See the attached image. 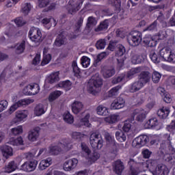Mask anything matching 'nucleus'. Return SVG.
Masks as SVG:
<instances>
[{
  "label": "nucleus",
  "mask_w": 175,
  "mask_h": 175,
  "mask_svg": "<svg viewBox=\"0 0 175 175\" xmlns=\"http://www.w3.org/2000/svg\"><path fill=\"white\" fill-rule=\"evenodd\" d=\"M103 84V80L99 77L98 75L95 77H92L89 81L88 85V90L90 94H96L99 92V88L102 87Z\"/></svg>",
  "instance_id": "obj_1"
},
{
  "label": "nucleus",
  "mask_w": 175,
  "mask_h": 175,
  "mask_svg": "<svg viewBox=\"0 0 175 175\" xmlns=\"http://www.w3.org/2000/svg\"><path fill=\"white\" fill-rule=\"evenodd\" d=\"M81 154L83 157L88 159L90 162H95L99 159V154L96 152H94L91 154V150L87 146L86 143L82 142L81 144Z\"/></svg>",
  "instance_id": "obj_2"
},
{
  "label": "nucleus",
  "mask_w": 175,
  "mask_h": 175,
  "mask_svg": "<svg viewBox=\"0 0 175 175\" xmlns=\"http://www.w3.org/2000/svg\"><path fill=\"white\" fill-rule=\"evenodd\" d=\"M70 148V141L65 139L62 143H59L57 146H51L49 147V153L51 155H58L59 152L64 150H69Z\"/></svg>",
  "instance_id": "obj_3"
},
{
  "label": "nucleus",
  "mask_w": 175,
  "mask_h": 175,
  "mask_svg": "<svg viewBox=\"0 0 175 175\" xmlns=\"http://www.w3.org/2000/svg\"><path fill=\"white\" fill-rule=\"evenodd\" d=\"M90 143L94 150H101L103 147V138L100 133L98 132L92 133L90 137Z\"/></svg>",
  "instance_id": "obj_4"
},
{
  "label": "nucleus",
  "mask_w": 175,
  "mask_h": 175,
  "mask_svg": "<svg viewBox=\"0 0 175 175\" xmlns=\"http://www.w3.org/2000/svg\"><path fill=\"white\" fill-rule=\"evenodd\" d=\"M28 37L31 42L35 43H40L43 42V37H42V31L36 27H31L29 31Z\"/></svg>",
  "instance_id": "obj_5"
},
{
  "label": "nucleus",
  "mask_w": 175,
  "mask_h": 175,
  "mask_svg": "<svg viewBox=\"0 0 175 175\" xmlns=\"http://www.w3.org/2000/svg\"><path fill=\"white\" fill-rule=\"evenodd\" d=\"M159 54L161 58L164 59V61H167V62H172V64H174L175 54L172 53V49H170V48H163L160 50Z\"/></svg>",
  "instance_id": "obj_6"
},
{
  "label": "nucleus",
  "mask_w": 175,
  "mask_h": 175,
  "mask_svg": "<svg viewBox=\"0 0 175 175\" xmlns=\"http://www.w3.org/2000/svg\"><path fill=\"white\" fill-rule=\"evenodd\" d=\"M142 32L139 31H133L131 32L130 37L128 39V42L131 46H139L142 40Z\"/></svg>",
  "instance_id": "obj_7"
},
{
  "label": "nucleus",
  "mask_w": 175,
  "mask_h": 175,
  "mask_svg": "<svg viewBox=\"0 0 175 175\" xmlns=\"http://www.w3.org/2000/svg\"><path fill=\"white\" fill-rule=\"evenodd\" d=\"M83 0H79L76 3L71 0L68 2V5L67 7L68 12L70 14H76L80 9H81V5H83Z\"/></svg>",
  "instance_id": "obj_8"
},
{
  "label": "nucleus",
  "mask_w": 175,
  "mask_h": 175,
  "mask_svg": "<svg viewBox=\"0 0 175 175\" xmlns=\"http://www.w3.org/2000/svg\"><path fill=\"white\" fill-rule=\"evenodd\" d=\"M150 142V138L146 135H142L137 137L132 143L133 147L136 148H140L144 146H146L147 143Z\"/></svg>",
  "instance_id": "obj_9"
},
{
  "label": "nucleus",
  "mask_w": 175,
  "mask_h": 175,
  "mask_svg": "<svg viewBox=\"0 0 175 175\" xmlns=\"http://www.w3.org/2000/svg\"><path fill=\"white\" fill-rule=\"evenodd\" d=\"M146 113L144 109L142 108H138L133 111L132 113V118L135 120V117L136 121H138L139 122H143L144 120H146Z\"/></svg>",
  "instance_id": "obj_10"
},
{
  "label": "nucleus",
  "mask_w": 175,
  "mask_h": 175,
  "mask_svg": "<svg viewBox=\"0 0 175 175\" xmlns=\"http://www.w3.org/2000/svg\"><path fill=\"white\" fill-rule=\"evenodd\" d=\"M68 43V38H66V32L61 31L60 33L57 36L54 44L56 47H61V46H65Z\"/></svg>",
  "instance_id": "obj_11"
},
{
  "label": "nucleus",
  "mask_w": 175,
  "mask_h": 175,
  "mask_svg": "<svg viewBox=\"0 0 175 175\" xmlns=\"http://www.w3.org/2000/svg\"><path fill=\"white\" fill-rule=\"evenodd\" d=\"M38 166V161L33 160L30 161H26L21 165V169L24 172H33Z\"/></svg>",
  "instance_id": "obj_12"
},
{
  "label": "nucleus",
  "mask_w": 175,
  "mask_h": 175,
  "mask_svg": "<svg viewBox=\"0 0 175 175\" xmlns=\"http://www.w3.org/2000/svg\"><path fill=\"white\" fill-rule=\"evenodd\" d=\"M77 163H79V160L76 158L70 159L66 161L64 163V170L66 172H70V170H73L77 166Z\"/></svg>",
  "instance_id": "obj_13"
},
{
  "label": "nucleus",
  "mask_w": 175,
  "mask_h": 175,
  "mask_svg": "<svg viewBox=\"0 0 175 175\" xmlns=\"http://www.w3.org/2000/svg\"><path fill=\"white\" fill-rule=\"evenodd\" d=\"M138 80L143 84L146 85L147 83H150L151 80V73L148 71H142L138 75Z\"/></svg>",
  "instance_id": "obj_14"
},
{
  "label": "nucleus",
  "mask_w": 175,
  "mask_h": 175,
  "mask_svg": "<svg viewBox=\"0 0 175 175\" xmlns=\"http://www.w3.org/2000/svg\"><path fill=\"white\" fill-rule=\"evenodd\" d=\"M125 106V100L122 97H118L111 104V109L113 110H118L122 109Z\"/></svg>",
  "instance_id": "obj_15"
},
{
  "label": "nucleus",
  "mask_w": 175,
  "mask_h": 175,
  "mask_svg": "<svg viewBox=\"0 0 175 175\" xmlns=\"http://www.w3.org/2000/svg\"><path fill=\"white\" fill-rule=\"evenodd\" d=\"M169 174V169L165 164H159L157 165L153 175H167Z\"/></svg>",
  "instance_id": "obj_16"
},
{
  "label": "nucleus",
  "mask_w": 175,
  "mask_h": 175,
  "mask_svg": "<svg viewBox=\"0 0 175 175\" xmlns=\"http://www.w3.org/2000/svg\"><path fill=\"white\" fill-rule=\"evenodd\" d=\"M124 169L125 165H124V163L121 161V160H117L113 163V171L118 175L122 174V172H124Z\"/></svg>",
  "instance_id": "obj_17"
},
{
  "label": "nucleus",
  "mask_w": 175,
  "mask_h": 175,
  "mask_svg": "<svg viewBox=\"0 0 175 175\" xmlns=\"http://www.w3.org/2000/svg\"><path fill=\"white\" fill-rule=\"evenodd\" d=\"M3 156L8 159L9 157L13 156V148L8 145H3L0 147Z\"/></svg>",
  "instance_id": "obj_18"
},
{
  "label": "nucleus",
  "mask_w": 175,
  "mask_h": 175,
  "mask_svg": "<svg viewBox=\"0 0 175 175\" xmlns=\"http://www.w3.org/2000/svg\"><path fill=\"white\" fill-rule=\"evenodd\" d=\"M26 90L28 92V95H36L40 91V87L38 83H33L31 85H28L26 87Z\"/></svg>",
  "instance_id": "obj_19"
},
{
  "label": "nucleus",
  "mask_w": 175,
  "mask_h": 175,
  "mask_svg": "<svg viewBox=\"0 0 175 175\" xmlns=\"http://www.w3.org/2000/svg\"><path fill=\"white\" fill-rule=\"evenodd\" d=\"M102 75L104 79H110L116 75V70L113 67H105L102 70Z\"/></svg>",
  "instance_id": "obj_20"
},
{
  "label": "nucleus",
  "mask_w": 175,
  "mask_h": 175,
  "mask_svg": "<svg viewBox=\"0 0 175 175\" xmlns=\"http://www.w3.org/2000/svg\"><path fill=\"white\" fill-rule=\"evenodd\" d=\"M71 108L74 114H79V113L84 109V105H83V103L80 101L75 100L71 105Z\"/></svg>",
  "instance_id": "obj_21"
},
{
  "label": "nucleus",
  "mask_w": 175,
  "mask_h": 175,
  "mask_svg": "<svg viewBox=\"0 0 175 175\" xmlns=\"http://www.w3.org/2000/svg\"><path fill=\"white\" fill-rule=\"evenodd\" d=\"M28 117V111H17L16 112V118L14 119V122L16 124L17 121H23L24 118H27Z\"/></svg>",
  "instance_id": "obj_22"
},
{
  "label": "nucleus",
  "mask_w": 175,
  "mask_h": 175,
  "mask_svg": "<svg viewBox=\"0 0 175 175\" xmlns=\"http://www.w3.org/2000/svg\"><path fill=\"white\" fill-rule=\"evenodd\" d=\"M109 28V19H105V21L100 23L99 25L94 29L95 32H105L107 31Z\"/></svg>",
  "instance_id": "obj_23"
},
{
  "label": "nucleus",
  "mask_w": 175,
  "mask_h": 175,
  "mask_svg": "<svg viewBox=\"0 0 175 175\" xmlns=\"http://www.w3.org/2000/svg\"><path fill=\"white\" fill-rule=\"evenodd\" d=\"M144 85L139 80L133 82L129 87L130 92L134 93L140 91L141 88H143Z\"/></svg>",
  "instance_id": "obj_24"
},
{
  "label": "nucleus",
  "mask_w": 175,
  "mask_h": 175,
  "mask_svg": "<svg viewBox=\"0 0 175 175\" xmlns=\"http://www.w3.org/2000/svg\"><path fill=\"white\" fill-rule=\"evenodd\" d=\"M142 42L145 46H148V47H155V46H157V41L152 39L151 36H146L143 38Z\"/></svg>",
  "instance_id": "obj_25"
},
{
  "label": "nucleus",
  "mask_w": 175,
  "mask_h": 175,
  "mask_svg": "<svg viewBox=\"0 0 175 175\" xmlns=\"http://www.w3.org/2000/svg\"><path fill=\"white\" fill-rule=\"evenodd\" d=\"M49 84H55L59 81V72H52L47 78Z\"/></svg>",
  "instance_id": "obj_26"
},
{
  "label": "nucleus",
  "mask_w": 175,
  "mask_h": 175,
  "mask_svg": "<svg viewBox=\"0 0 175 175\" xmlns=\"http://www.w3.org/2000/svg\"><path fill=\"white\" fill-rule=\"evenodd\" d=\"M53 163V160L51 157H48L46 159L42 160L38 165L39 170H44L47 169L50 165Z\"/></svg>",
  "instance_id": "obj_27"
},
{
  "label": "nucleus",
  "mask_w": 175,
  "mask_h": 175,
  "mask_svg": "<svg viewBox=\"0 0 175 175\" xmlns=\"http://www.w3.org/2000/svg\"><path fill=\"white\" fill-rule=\"evenodd\" d=\"M170 113V109L168 107H163L161 109L157 111V116L159 118H162L165 120V118H167V116Z\"/></svg>",
  "instance_id": "obj_28"
},
{
  "label": "nucleus",
  "mask_w": 175,
  "mask_h": 175,
  "mask_svg": "<svg viewBox=\"0 0 175 175\" xmlns=\"http://www.w3.org/2000/svg\"><path fill=\"white\" fill-rule=\"evenodd\" d=\"M143 70V68L142 67H136L131 68L126 74L127 79H133L135 77V75H137V73H140Z\"/></svg>",
  "instance_id": "obj_29"
},
{
  "label": "nucleus",
  "mask_w": 175,
  "mask_h": 175,
  "mask_svg": "<svg viewBox=\"0 0 175 175\" xmlns=\"http://www.w3.org/2000/svg\"><path fill=\"white\" fill-rule=\"evenodd\" d=\"M17 169V163L14 161H10L7 165L4 167L5 173H12Z\"/></svg>",
  "instance_id": "obj_30"
},
{
  "label": "nucleus",
  "mask_w": 175,
  "mask_h": 175,
  "mask_svg": "<svg viewBox=\"0 0 175 175\" xmlns=\"http://www.w3.org/2000/svg\"><path fill=\"white\" fill-rule=\"evenodd\" d=\"M98 21H96V18L94 16H89L87 21L85 29H88V31H91V29L94 28V27L96 25Z\"/></svg>",
  "instance_id": "obj_31"
},
{
  "label": "nucleus",
  "mask_w": 175,
  "mask_h": 175,
  "mask_svg": "<svg viewBox=\"0 0 175 175\" xmlns=\"http://www.w3.org/2000/svg\"><path fill=\"white\" fill-rule=\"evenodd\" d=\"M144 59H146V56L143 55H134L131 57V62L134 65H137V64H142V62H144Z\"/></svg>",
  "instance_id": "obj_32"
},
{
  "label": "nucleus",
  "mask_w": 175,
  "mask_h": 175,
  "mask_svg": "<svg viewBox=\"0 0 175 175\" xmlns=\"http://www.w3.org/2000/svg\"><path fill=\"white\" fill-rule=\"evenodd\" d=\"M107 3L115 8L117 12L121 11V0H107Z\"/></svg>",
  "instance_id": "obj_33"
},
{
  "label": "nucleus",
  "mask_w": 175,
  "mask_h": 175,
  "mask_svg": "<svg viewBox=\"0 0 175 175\" xmlns=\"http://www.w3.org/2000/svg\"><path fill=\"white\" fill-rule=\"evenodd\" d=\"M39 137V129H35L29 132L28 139L30 142H36Z\"/></svg>",
  "instance_id": "obj_34"
},
{
  "label": "nucleus",
  "mask_w": 175,
  "mask_h": 175,
  "mask_svg": "<svg viewBox=\"0 0 175 175\" xmlns=\"http://www.w3.org/2000/svg\"><path fill=\"white\" fill-rule=\"evenodd\" d=\"M120 90H121V85H117L112 88L108 92L109 98H116V96H118V94H120Z\"/></svg>",
  "instance_id": "obj_35"
},
{
  "label": "nucleus",
  "mask_w": 175,
  "mask_h": 175,
  "mask_svg": "<svg viewBox=\"0 0 175 175\" xmlns=\"http://www.w3.org/2000/svg\"><path fill=\"white\" fill-rule=\"evenodd\" d=\"M23 144L24 141L21 137H19L15 139L12 138L8 142H7V144H10L11 146H23Z\"/></svg>",
  "instance_id": "obj_36"
},
{
  "label": "nucleus",
  "mask_w": 175,
  "mask_h": 175,
  "mask_svg": "<svg viewBox=\"0 0 175 175\" xmlns=\"http://www.w3.org/2000/svg\"><path fill=\"white\" fill-rule=\"evenodd\" d=\"M57 87L60 88H64L66 91H69L72 88V82L70 81H61L57 84Z\"/></svg>",
  "instance_id": "obj_37"
},
{
  "label": "nucleus",
  "mask_w": 175,
  "mask_h": 175,
  "mask_svg": "<svg viewBox=\"0 0 175 175\" xmlns=\"http://www.w3.org/2000/svg\"><path fill=\"white\" fill-rule=\"evenodd\" d=\"M109 55V53L107 52H102L100 54H98L96 56V59L94 60V66L96 67L98 65H99V62L103 59V58H105V57H107Z\"/></svg>",
  "instance_id": "obj_38"
},
{
  "label": "nucleus",
  "mask_w": 175,
  "mask_h": 175,
  "mask_svg": "<svg viewBox=\"0 0 175 175\" xmlns=\"http://www.w3.org/2000/svg\"><path fill=\"white\" fill-rule=\"evenodd\" d=\"M98 116H109V109L103 105H99L96 109Z\"/></svg>",
  "instance_id": "obj_39"
},
{
  "label": "nucleus",
  "mask_w": 175,
  "mask_h": 175,
  "mask_svg": "<svg viewBox=\"0 0 175 175\" xmlns=\"http://www.w3.org/2000/svg\"><path fill=\"white\" fill-rule=\"evenodd\" d=\"M116 137L118 142L122 143V142H125V140H126V134H125L124 131L119 130L116 133Z\"/></svg>",
  "instance_id": "obj_40"
},
{
  "label": "nucleus",
  "mask_w": 175,
  "mask_h": 175,
  "mask_svg": "<svg viewBox=\"0 0 175 175\" xmlns=\"http://www.w3.org/2000/svg\"><path fill=\"white\" fill-rule=\"evenodd\" d=\"M62 94H63V92L59 90H55L53 92L51 93L49 97V102H54L55 99H58V98L60 97Z\"/></svg>",
  "instance_id": "obj_41"
},
{
  "label": "nucleus",
  "mask_w": 175,
  "mask_h": 175,
  "mask_svg": "<svg viewBox=\"0 0 175 175\" xmlns=\"http://www.w3.org/2000/svg\"><path fill=\"white\" fill-rule=\"evenodd\" d=\"M25 51V41L23 40L16 44V53L18 55L23 54Z\"/></svg>",
  "instance_id": "obj_42"
},
{
  "label": "nucleus",
  "mask_w": 175,
  "mask_h": 175,
  "mask_svg": "<svg viewBox=\"0 0 175 175\" xmlns=\"http://www.w3.org/2000/svg\"><path fill=\"white\" fill-rule=\"evenodd\" d=\"M63 118L65 122H67V124H73L75 121L73 116H72V114H70L69 111L64 113V114L63 115Z\"/></svg>",
  "instance_id": "obj_43"
},
{
  "label": "nucleus",
  "mask_w": 175,
  "mask_h": 175,
  "mask_svg": "<svg viewBox=\"0 0 175 175\" xmlns=\"http://www.w3.org/2000/svg\"><path fill=\"white\" fill-rule=\"evenodd\" d=\"M34 113L38 116L44 114V105L43 104L37 105L35 107Z\"/></svg>",
  "instance_id": "obj_44"
},
{
  "label": "nucleus",
  "mask_w": 175,
  "mask_h": 175,
  "mask_svg": "<svg viewBox=\"0 0 175 175\" xmlns=\"http://www.w3.org/2000/svg\"><path fill=\"white\" fill-rule=\"evenodd\" d=\"M146 126L150 129L151 128H155L158 126V119L157 118H150L146 124Z\"/></svg>",
  "instance_id": "obj_45"
},
{
  "label": "nucleus",
  "mask_w": 175,
  "mask_h": 175,
  "mask_svg": "<svg viewBox=\"0 0 175 175\" xmlns=\"http://www.w3.org/2000/svg\"><path fill=\"white\" fill-rule=\"evenodd\" d=\"M120 120V116L119 115H111L110 117L107 118L105 119V121L107 122H109V124H116V122H118V120Z\"/></svg>",
  "instance_id": "obj_46"
},
{
  "label": "nucleus",
  "mask_w": 175,
  "mask_h": 175,
  "mask_svg": "<svg viewBox=\"0 0 175 175\" xmlns=\"http://www.w3.org/2000/svg\"><path fill=\"white\" fill-rule=\"evenodd\" d=\"M158 29V21H154L149 26H148L144 31H149L150 32H154Z\"/></svg>",
  "instance_id": "obj_47"
},
{
  "label": "nucleus",
  "mask_w": 175,
  "mask_h": 175,
  "mask_svg": "<svg viewBox=\"0 0 175 175\" xmlns=\"http://www.w3.org/2000/svg\"><path fill=\"white\" fill-rule=\"evenodd\" d=\"M150 58L154 64H159L161 62V57H159L154 51L150 53Z\"/></svg>",
  "instance_id": "obj_48"
},
{
  "label": "nucleus",
  "mask_w": 175,
  "mask_h": 175,
  "mask_svg": "<svg viewBox=\"0 0 175 175\" xmlns=\"http://www.w3.org/2000/svg\"><path fill=\"white\" fill-rule=\"evenodd\" d=\"M31 9H32V5H31V3H26L23 5L22 12L25 15H27L29 13V12H31Z\"/></svg>",
  "instance_id": "obj_49"
},
{
  "label": "nucleus",
  "mask_w": 175,
  "mask_h": 175,
  "mask_svg": "<svg viewBox=\"0 0 175 175\" xmlns=\"http://www.w3.org/2000/svg\"><path fill=\"white\" fill-rule=\"evenodd\" d=\"M106 46V40L105 39L98 40L96 43V47L98 50H102L105 49Z\"/></svg>",
  "instance_id": "obj_50"
},
{
  "label": "nucleus",
  "mask_w": 175,
  "mask_h": 175,
  "mask_svg": "<svg viewBox=\"0 0 175 175\" xmlns=\"http://www.w3.org/2000/svg\"><path fill=\"white\" fill-rule=\"evenodd\" d=\"M81 65L82 66H83V68H88V66L91 62V59L87 56H83L81 57Z\"/></svg>",
  "instance_id": "obj_51"
},
{
  "label": "nucleus",
  "mask_w": 175,
  "mask_h": 175,
  "mask_svg": "<svg viewBox=\"0 0 175 175\" xmlns=\"http://www.w3.org/2000/svg\"><path fill=\"white\" fill-rule=\"evenodd\" d=\"M83 21H84V18H83V16H81L77 24L75 25V33H79V32H80V29L81 28V26L83 25Z\"/></svg>",
  "instance_id": "obj_52"
},
{
  "label": "nucleus",
  "mask_w": 175,
  "mask_h": 175,
  "mask_svg": "<svg viewBox=\"0 0 175 175\" xmlns=\"http://www.w3.org/2000/svg\"><path fill=\"white\" fill-rule=\"evenodd\" d=\"M117 49V53L116 54H118V55H119V57H121L122 55H124V54H125V47L122 46V44H119L117 45L116 46Z\"/></svg>",
  "instance_id": "obj_53"
},
{
  "label": "nucleus",
  "mask_w": 175,
  "mask_h": 175,
  "mask_svg": "<svg viewBox=\"0 0 175 175\" xmlns=\"http://www.w3.org/2000/svg\"><path fill=\"white\" fill-rule=\"evenodd\" d=\"M72 70L74 72L75 76H76L77 77H79V76H80V68H79V66H77V63L74 61L72 62Z\"/></svg>",
  "instance_id": "obj_54"
},
{
  "label": "nucleus",
  "mask_w": 175,
  "mask_h": 175,
  "mask_svg": "<svg viewBox=\"0 0 175 175\" xmlns=\"http://www.w3.org/2000/svg\"><path fill=\"white\" fill-rule=\"evenodd\" d=\"M51 61V54H44L43 59L41 62L42 66H44V65H47Z\"/></svg>",
  "instance_id": "obj_55"
},
{
  "label": "nucleus",
  "mask_w": 175,
  "mask_h": 175,
  "mask_svg": "<svg viewBox=\"0 0 175 175\" xmlns=\"http://www.w3.org/2000/svg\"><path fill=\"white\" fill-rule=\"evenodd\" d=\"M122 129L126 133L129 132L132 129V123L129 120L125 121Z\"/></svg>",
  "instance_id": "obj_56"
},
{
  "label": "nucleus",
  "mask_w": 175,
  "mask_h": 175,
  "mask_svg": "<svg viewBox=\"0 0 175 175\" xmlns=\"http://www.w3.org/2000/svg\"><path fill=\"white\" fill-rule=\"evenodd\" d=\"M33 100L31 99H22L18 100L16 103H18L19 107H21V106H27V105H30V103H32Z\"/></svg>",
  "instance_id": "obj_57"
},
{
  "label": "nucleus",
  "mask_w": 175,
  "mask_h": 175,
  "mask_svg": "<svg viewBox=\"0 0 175 175\" xmlns=\"http://www.w3.org/2000/svg\"><path fill=\"white\" fill-rule=\"evenodd\" d=\"M111 148L110 149L111 154H113V157L117 156V153L118 152V144L116 142L111 144Z\"/></svg>",
  "instance_id": "obj_58"
},
{
  "label": "nucleus",
  "mask_w": 175,
  "mask_h": 175,
  "mask_svg": "<svg viewBox=\"0 0 175 175\" xmlns=\"http://www.w3.org/2000/svg\"><path fill=\"white\" fill-rule=\"evenodd\" d=\"M72 139H75V140H77L78 142L81 141L83 137H84V135L79 133V132H74L72 134Z\"/></svg>",
  "instance_id": "obj_59"
},
{
  "label": "nucleus",
  "mask_w": 175,
  "mask_h": 175,
  "mask_svg": "<svg viewBox=\"0 0 175 175\" xmlns=\"http://www.w3.org/2000/svg\"><path fill=\"white\" fill-rule=\"evenodd\" d=\"M165 158L166 162H168L172 166H175V156H171L170 154H167L165 156Z\"/></svg>",
  "instance_id": "obj_60"
},
{
  "label": "nucleus",
  "mask_w": 175,
  "mask_h": 175,
  "mask_svg": "<svg viewBox=\"0 0 175 175\" xmlns=\"http://www.w3.org/2000/svg\"><path fill=\"white\" fill-rule=\"evenodd\" d=\"M12 133L14 135V136H17V135H21L23 133V126H18L17 127L12 129Z\"/></svg>",
  "instance_id": "obj_61"
},
{
  "label": "nucleus",
  "mask_w": 175,
  "mask_h": 175,
  "mask_svg": "<svg viewBox=\"0 0 175 175\" xmlns=\"http://www.w3.org/2000/svg\"><path fill=\"white\" fill-rule=\"evenodd\" d=\"M90 117V113H87L85 116L81 120V122H83L85 126H90V125H91V124H90V120H89Z\"/></svg>",
  "instance_id": "obj_62"
},
{
  "label": "nucleus",
  "mask_w": 175,
  "mask_h": 175,
  "mask_svg": "<svg viewBox=\"0 0 175 175\" xmlns=\"http://www.w3.org/2000/svg\"><path fill=\"white\" fill-rule=\"evenodd\" d=\"M161 79V74L158 72H154L152 75V80L153 83H158Z\"/></svg>",
  "instance_id": "obj_63"
},
{
  "label": "nucleus",
  "mask_w": 175,
  "mask_h": 175,
  "mask_svg": "<svg viewBox=\"0 0 175 175\" xmlns=\"http://www.w3.org/2000/svg\"><path fill=\"white\" fill-rule=\"evenodd\" d=\"M128 166L129 169H135L137 167V162H136L133 159H130L128 161Z\"/></svg>",
  "instance_id": "obj_64"
}]
</instances>
